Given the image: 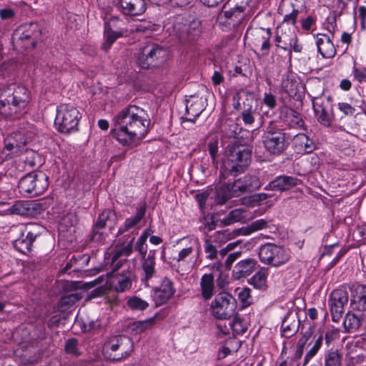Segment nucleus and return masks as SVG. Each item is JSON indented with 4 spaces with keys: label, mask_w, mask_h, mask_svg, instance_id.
<instances>
[{
    "label": "nucleus",
    "mask_w": 366,
    "mask_h": 366,
    "mask_svg": "<svg viewBox=\"0 0 366 366\" xmlns=\"http://www.w3.org/2000/svg\"><path fill=\"white\" fill-rule=\"evenodd\" d=\"M114 128L111 134L121 144L129 146L142 139L148 132L150 119L147 112L136 105H129L114 116Z\"/></svg>",
    "instance_id": "obj_1"
},
{
    "label": "nucleus",
    "mask_w": 366,
    "mask_h": 366,
    "mask_svg": "<svg viewBox=\"0 0 366 366\" xmlns=\"http://www.w3.org/2000/svg\"><path fill=\"white\" fill-rule=\"evenodd\" d=\"M279 12L284 15V18L276 29L275 45L287 51L289 58L291 59L292 51L300 52L302 49V46L297 44V20L300 14V10L295 7L292 2L285 1L280 6Z\"/></svg>",
    "instance_id": "obj_2"
},
{
    "label": "nucleus",
    "mask_w": 366,
    "mask_h": 366,
    "mask_svg": "<svg viewBox=\"0 0 366 366\" xmlns=\"http://www.w3.org/2000/svg\"><path fill=\"white\" fill-rule=\"evenodd\" d=\"M30 94L22 85L11 84L0 94V114L12 120L20 119L27 112Z\"/></svg>",
    "instance_id": "obj_3"
},
{
    "label": "nucleus",
    "mask_w": 366,
    "mask_h": 366,
    "mask_svg": "<svg viewBox=\"0 0 366 366\" xmlns=\"http://www.w3.org/2000/svg\"><path fill=\"white\" fill-rule=\"evenodd\" d=\"M49 187V177L43 172H33L22 177L18 184L23 195L36 197L42 194Z\"/></svg>",
    "instance_id": "obj_4"
},
{
    "label": "nucleus",
    "mask_w": 366,
    "mask_h": 366,
    "mask_svg": "<svg viewBox=\"0 0 366 366\" xmlns=\"http://www.w3.org/2000/svg\"><path fill=\"white\" fill-rule=\"evenodd\" d=\"M226 164L235 174L243 172L251 162L252 150L244 145H229L226 153Z\"/></svg>",
    "instance_id": "obj_5"
},
{
    "label": "nucleus",
    "mask_w": 366,
    "mask_h": 366,
    "mask_svg": "<svg viewBox=\"0 0 366 366\" xmlns=\"http://www.w3.org/2000/svg\"><path fill=\"white\" fill-rule=\"evenodd\" d=\"M80 118V113L75 107L63 104L56 108L54 125L59 132L69 134L77 130Z\"/></svg>",
    "instance_id": "obj_6"
},
{
    "label": "nucleus",
    "mask_w": 366,
    "mask_h": 366,
    "mask_svg": "<svg viewBox=\"0 0 366 366\" xmlns=\"http://www.w3.org/2000/svg\"><path fill=\"white\" fill-rule=\"evenodd\" d=\"M41 230V227L34 223L15 227L14 231L19 234V237L14 240V247L24 254L30 252L34 241L40 236Z\"/></svg>",
    "instance_id": "obj_7"
},
{
    "label": "nucleus",
    "mask_w": 366,
    "mask_h": 366,
    "mask_svg": "<svg viewBox=\"0 0 366 366\" xmlns=\"http://www.w3.org/2000/svg\"><path fill=\"white\" fill-rule=\"evenodd\" d=\"M260 261L271 267H277L286 264L290 259L288 249L273 243H266L259 247Z\"/></svg>",
    "instance_id": "obj_8"
},
{
    "label": "nucleus",
    "mask_w": 366,
    "mask_h": 366,
    "mask_svg": "<svg viewBox=\"0 0 366 366\" xmlns=\"http://www.w3.org/2000/svg\"><path fill=\"white\" fill-rule=\"evenodd\" d=\"M285 135L282 129L270 122L263 135L265 149L271 154H282L288 147Z\"/></svg>",
    "instance_id": "obj_9"
},
{
    "label": "nucleus",
    "mask_w": 366,
    "mask_h": 366,
    "mask_svg": "<svg viewBox=\"0 0 366 366\" xmlns=\"http://www.w3.org/2000/svg\"><path fill=\"white\" fill-rule=\"evenodd\" d=\"M132 342L127 337H114L107 342L103 347V353L106 358L119 361L127 357L132 351Z\"/></svg>",
    "instance_id": "obj_10"
},
{
    "label": "nucleus",
    "mask_w": 366,
    "mask_h": 366,
    "mask_svg": "<svg viewBox=\"0 0 366 366\" xmlns=\"http://www.w3.org/2000/svg\"><path fill=\"white\" fill-rule=\"evenodd\" d=\"M165 54L162 46L148 41L140 49L137 64L142 69L156 67L163 61Z\"/></svg>",
    "instance_id": "obj_11"
},
{
    "label": "nucleus",
    "mask_w": 366,
    "mask_h": 366,
    "mask_svg": "<svg viewBox=\"0 0 366 366\" xmlns=\"http://www.w3.org/2000/svg\"><path fill=\"white\" fill-rule=\"evenodd\" d=\"M236 300L228 293H220L212 301V315L219 320H227L235 315Z\"/></svg>",
    "instance_id": "obj_12"
},
{
    "label": "nucleus",
    "mask_w": 366,
    "mask_h": 366,
    "mask_svg": "<svg viewBox=\"0 0 366 366\" xmlns=\"http://www.w3.org/2000/svg\"><path fill=\"white\" fill-rule=\"evenodd\" d=\"M41 34L40 26L36 22H30L19 26L13 34V40L24 42L26 49L34 48Z\"/></svg>",
    "instance_id": "obj_13"
},
{
    "label": "nucleus",
    "mask_w": 366,
    "mask_h": 366,
    "mask_svg": "<svg viewBox=\"0 0 366 366\" xmlns=\"http://www.w3.org/2000/svg\"><path fill=\"white\" fill-rule=\"evenodd\" d=\"M174 32L179 40L185 43L194 40L199 35L201 22L198 19L192 21L182 20L177 21L174 26Z\"/></svg>",
    "instance_id": "obj_14"
},
{
    "label": "nucleus",
    "mask_w": 366,
    "mask_h": 366,
    "mask_svg": "<svg viewBox=\"0 0 366 366\" xmlns=\"http://www.w3.org/2000/svg\"><path fill=\"white\" fill-rule=\"evenodd\" d=\"M348 302V293L345 287L333 290L329 298V306L333 322H338L342 317L344 307Z\"/></svg>",
    "instance_id": "obj_15"
},
{
    "label": "nucleus",
    "mask_w": 366,
    "mask_h": 366,
    "mask_svg": "<svg viewBox=\"0 0 366 366\" xmlns=\"http://www.w3.org/2000/svg\"><path fill=\"white\" fill-rule=\"evenodd\" d=\"M248 193L241 178L235 179L232 183L223 184L217 189V202L220 204H224L232 197H237Z\"/></svg>",
    "instance_id": "obj_16"
},
{
    "label": "nucleus",
    "mask_w": 366,
    "mask_h": 366,
    "mask_svg": "<svg viewBox=\"0 0 366 366\" xmlns=\"http://www.w3.org/2000/svg\"><path fill=\"white\" fill-rule=\"evenodd\" d=\"M312 106L317 121L325 127H330L333 117L329 99L315 98L312 102Z\"/></svg>",
    "instance_id": "obj_17"
},
{
    "label": "nucleus",
    "mask_w": 366,
    "mask_h": 366,
    "mask_svg": "<svg viewBox=\"0 0 366 366\" xmlns=\"http://www.w3.org/2000/svg\"><path fill=\"white\" fill-rule=\"evenodd\" d=\"M115 219L114 213L109 209H107L102 212L99 214L97 223L94 226L92 239L94 242H104L105 240L103 233L100 231L105 227H112Z\"/></svg>",
    "instance_id": "obj_18"
},
{
    "label": "nucleus",
    "mask_w": 366,
    "mask_h": 366,
    "mask_svg": "<svg viewBox=\"0 0 366 366\" xmlns=\"http://www.w3.org/2000/svg\"><path fill=\"white\" fill-rule=\"evenodd\" d=\"M300 180L293 176L280 175L271 181L265 187V190L285 192L297 186Z\"/></svg>",
    "instance_id": "obj_19"
},
{
    "label": "nucleus",
    "mask_w": 366,
    "mask_h": 366,
    "mask_svg": "<svg viewBox=\"0 0 366 366\" xmlns=\"http://www.w3.org/2000/svg\"><path fill=\"white\" fill-rule=\"evenodd\" d=\"M117 6L122 13L128 16H139L147 9L144 0H118Z\"/></svg>",
    "instance_id": "obj_20"
},
{
    "label": "nucleus",
    "mask_w": 366,
    "mask_h": 366,
    "mask_svg": "<svg viewBox=\"0 0 366 366\" xmlns=\"http://www.w3.org/2000/svg\"><path fill=\"white\" fill-rule=\"evenodd\" d=\"M205 109L204 101L202 97L198 95H191L187 99L186 104V121L194 122L197 117H198Z\"/></svg>",
    "instance_id": "obj_21"
},
{
    "label": "nucleus",
    "mask_w": 366,
    "mask_h": 366,
    "mask_svg": "<svg viewBox=\"0 0 366 366\" xmlns=\"http://www.w3.org/2000/svg\"><path fill=\"white\" fill-rule=\"evenodd\" d=\"M300 320L298 313L294 310H290L284 316L282 321L281 331L282 335L290 337L296 334L299 330Z\"/></svg>",
    "instance_id": "obj_22"
},
{
    "label": "nucleus",
    "mask_w": 366,
    "mask_h": 366,
    "mask_svg": "<svg viewBox=\"0 0 366 366\" xmlns=\"http://www.w3.org/2000/svg\"><path fill=\"white\" fill-rule=\"evenodd\" d=\"M110 287L118 292H124L129 290L132 285V273L126 272L123 273H118L112 274L109 280Z\"/></svg>",
    "instance_id": "obj_23"
},
{
    "label": "nucleus",
    "mask_w": 366,
    "mask_h": 366,
    "mask_svg": "<svg viewBox=\"0 0 366 366\" xmlns=\"http://www.w3.org/2000/svg\"><path fill=\"white\" fill-rule=\"evenodd\" d=\"M174 292L172 282L164 279L160 286L154 290L152 297L156 305H161L166 303L174 295Z\"/></svg>",
    "instance_id": "obj_24"
},
{
    "label": "nucleus",
    "mask_w": 366,
    "mask_h": 366,
    "mask_svg": "<svg viewBox=\"0 0 366 366\" xmlns=\"http://www.w3.org/2000/svg\"><path fill=\"white\" fill-rule=\"evenodd\" d=\"M257 261L252 258H247L238 262L232 272V277L239 280L249 276L255 269Z\"/></svg>",
    "instance_id": "obj_25"
},
{
    "label": "nucleus",
    "mask_w": 366,
    "mask_h": 366,
    "mask_svg": "<svg viewBox=\"0 0 366 366\" xmlns=\"http://www.w3.org/2000/svg\"><path fill=\"white\" fill-rule=\"evenodd\" d=\"M4 149L11 152L13 156L20 155L24 150L26 142L21 134L8 136L4 141Z\"/></svg>",
    "instance_id": "obj_26"
},
{
    "label": "nucleus",
    "mask_w": 366,
    "mask_h": 366,
    "mask_svg": "<svg viewBox=\"0 0 366 366\" xmlns=\"http://www.w3.org/2000/svg\"><path fill=\"white\" fill-rule=\"evenodd\" d=\"M316 44L319 53L324 58H332L336 54L335 46L330 38L326 34L317 35Z\"/></svg>",
    "instance_id": "obj_27"
},
{
    "label": "nucleus",
    "mask_w": 366,
    "mask_h": 366,
    "mask_svg": "<svg viewBox=\"0 0 366 366\" xmlns=\"http://www.w3.org/2000/svg\"><path fill=\"white\" fill-rule=\"evenodd\" d=\"M199 285L202 298L205 300H210L215 293L214 275L212 273L203 274Z\"/></svg>",
    "instance_id": "obj_28"
},
{
    "label": "nucleus",
    "mask_w": 366,
    "mask_h": 366,
    "mask_svg": "<svg viewBox=\"0 0 366 366\" xmlns=\"http://www.w3.org/2000/svg\"><path fill=\"white\" fill-rule=\"evenodd\" d=\"M131 32L128 29H120L119 30H114L110 28L104 29L105 41L103 44V49L105 51L109 50L117 39L127 36Z\"/></svg>",
    "instance_id": "obj_29"
},
{
    "label": "nucleus",
    "mask_w": 366,
    "mask_h": 366,
    "mask_svg": "<svg viewBox=\"0 0 366 366\" xmlns=\"http://www.w3.org/2000/svg\"><path fill=\"white\" fill-rule=\"evenodd\" d=\"M255 39L254 40V44L260 46L262 51H264L265 54H267V51L270 48V37L272 35L270 29H259L255 31Z\"/></svg>",
    "instance_id": "obj_30"
},
{
    "label": "nucleus",
    "mask_w": 366,
    "mask_h": 366,
    "mask_svg": "<svg viewBox=\"0 0 366 366\" xmlns=\"http://www.w3.org/2000/svg\"><path fill=\"white\" fill-rule=\"evenodd\" d=\"M142 267L145 275V280H148L155 274V251L150 250L148 255L142 258Z\"/></svg>",
    "instance_id": "obj_31"
},
{
    "label": "nucleus",
    "mask_w": 366,
    "mask_h": 366,
    "mask_svg": "<svg viewBox=\"0 0 366 366\" xmlns=\"http://www.w3.org/2000/svg\"><path fill=\"white\" fill-rule=\"evenodd\" d=\"M146 212L145 206L139 207L137 210L136 214L134 217L127 218L124 224L119 229V234H122L130 229L134 227L139 222L144 218Z\"/></svg>",
    "instance_id": "obj_32"
},
{
    "label": "nucleus",
    "mask_w": 366,
    "mask_h": 366,
    "mask_svg": "<svg viewBox=\"0 0 366 366\" xmlns=\"http://www.w3.org/2000/svg\"><path fill=\"white\" fill-rule=\"evenodd\" d=\"M244 102V109L241 113V118L246 126H252L255 121L257 108L252 106L253 99H246Z\"/></svg>",
    "instance_id": "obj_33"
},
{
    "label": "nucleus",
    "mask_w": 366,
    "mask_h": 366,
    "mask_svg": "<svg viewBox=\"0 0 366 366\" xmlns=\"http://www.w3.org/2000/svg\"><path fill=\"white\" fill-rule=\"evenodd\" d=\"M267 276L268 269L262 267L250 278L249 283L256 289L265 290L267 287Z\"/></svg>",
    "instance_id": "obj_34"
},
{
    "label": "nucleus",
    "mask_w": 366,
    "mask_h": 366,
    "mask_svg": "<svg viewBox=\"0 0 366 366\" xmlns=\"http://www.w3.org/2000/svg\"><path fill=\"white\" fill-rule=\"evenodd\" d=\"M342 356L336 349L331 348L324 355V366H342Z\"/></svg>",
    "instance_id": "obj_35"
},
{
    "label": "nucleus",
    "mask_w": 366,
    "mask_h": 366,
    "mask_svg": "<svg viewBox=\"0 0 366 366\" xmlns=\"http://www.w3.org/2000/svg\"><path fill=\"white\" fill-rule=\"evenodd\" d=\"M285 121L292 128H300L304 124L300 114L292 109H286Z\"/></svg>",
    "instance_id": "obj_36"
},
{
    "label": "nucleus",
    "mask_w": 366,
    "mask_h": 366,
    "mask_svg": "<svg viewBox=\"0 0 366 366\" xmlns=\"http://www.w3.org/2000/svg\"><path fill=\"white\" fill-rule=\"evenodd\" d=\"M153 324L154 320L152 318L144 321L132 322L129 324L128 330L134 335H137L152 327Z\"/></svg>",
    "instance_id": "obj_37"
},
{
    "label": "nucleus",
    "mask_w": 366,
    "mask_h": 366,
    "mask_svg": "<svg viewBox=\"0 0 366 366\" xmlns=\"http://www.w3.org/2000/svg\"><path fill=\"white\" fill-rule=\"evenodd\" d=\"M126 307L133 311H143L149 307V303L137 296L128 297Z\"/></svg>",
    "instance_id": "obj_38"
},
{
    "label": "nucleus",
    "mask_w": 366,
    "mask_h": 366,
    "mask_svg": "<svg viewBox=\"0 0 366 366\" xmlns=\"http://www.w3.org/2000/svg\"><path fill=\"white\" fill-rule=\"evenodd\" d=\"M245 8L246 6H235L229 9H225L224 11V16L227 19H233L234 24H239L242 19H244Z\"/></svg>",
    "instance_id": "obj_39"
},
{
    "label": "nucleus",
    "mask_w": 366,
    "mask_h": 366,
    "mask_svg": "<svg viewBox=\"0 0 366 366\" xmlns=\"http://www.w3.org/2000/svg\"><path fill=\"white\" fill-rule=\"evenodd\" d=\"M207 149L211 157V163L209 164H211L214 169H217L219 157L218 140L214 139L209 141L207 144Z\"/></svg>",
    "instance_id": "obj_40"
},
{
    "label": "nucleus",
    "mask_w": 366,
    "mask_h": 366,
    "mask_svg": "<svg viewBox=\"0 0 366 366\" xmlns=\"http://www.w3.org/2000/svg\"><path fill=\"white\" fill-rule=\"evenodd\" d=\"M229 325L234 335L243 334L247 329V322L239 315L236 314Z\"/></svg>",
    "instance_id": "obj_41"
},
{
    "label": "nucleus",
    "mask_w": 366,
    "mask_h": 366,
    "mask_svg": "<svg viewBox=\"0 0 366 366\" xmlns=\"http://www.w3.org/2000/svg\"><path fill=\"white\" fill-rule=\"evenodd\" d=\"M244 187L248 193L252 192L260 188L261 182L259 178L254 175H245L241 177Z\"/></svg>",
    "instance_id": "obj_42"
},
{
    "label": "nucleus",
    "mask_w": 366,
    "mask_h": 366,
    "mask_svg": "<svg viewBox=\"0 0 366 366\" xmlns=\"http://www.w3.org/2000/svg\"><path fill=\"white\" fill-rule=\"evenodd\" d=\"M245 218L244 212L241 209L232 210L225 218L222 219L224 225H230L234 222H240Z\"/></svg>",
    "instance_id": "obj_43"
},
{
    "label": "nucleus",
    "mask_w": 366,
    "mask_h": 366,
    "mask_svg": "<svg viewBox=\"0 0 366 366\" xmlns=\"http://www.w3.org/2000/svg\"><path fill=\"white\" fill-rule=\"evenodd\" d=\"M323 341L322 335H319L315 340L313 345L306 353L304 358L303 366H305L318 352L322 347Z\"/></svg>",
    "instance_id": "obj_44"
},
{
    "label": "nucleus",
    "mask_w": 366,
    "mask_h": 366,
    "mask_svg": "<svg viewBox=\"0 0 366 366\" xmlns=\"http://www.w3.org/2000/svg\"><path fill=\"white\" fill-rule=\"evenodd\" d=\"M343 325L347 330H356L361 325V320L355 314L347 313L345 317Z\"/></svg>",
    "instance_id": "obj_45"
},
{
    "label": "nucleus",
    "mask_w": 366,
    "mask_h": 366,
    "mask_svg": "<svg viewBox=\"0 0 366 366\" xmlns=\"http://www.w3.org/2000/svg\"><path fill=\"white\" fill-rule=\"evenodd\" d=\"M366 287L360 285L357 287L356 292L360 295L354 296V302L357 303V307L359 310L366 311Z\"/></svg>",
    "instance_id": "obj_46"
},
{
    "label": "nucleus",
    "mask_w": 366,
    "mask_h": 366,
    "mask_svg": "<svg viewBox=\"0 0 366 366\" xmlns=\"http://www.w3.org/2000/svg\"><path fill=\"white\" fill-rule=\"evenodd\" d=\"M295 142L299 143L306 153H310L313 151L315 146L313 142L305 134H298L295 135Z\"/></svg>",
    "instance_id": "obj_47"
},
{
    "label": "nucleus",
    "mask_w": 366,
    "mask_h": 366,
    "mask_svg": "<svg viewBox=\"0 0 366 366\" xmlns=\"http://www.w3.org/2000/svg\"><path fill=\"white\" fill-rule=\"evenodd\" d=\"M269 197L270 196L266 193L254 194L249 196L247 199H245L246 202H244V204L250 207L259 206Z\"/></svg>",
    "instance_id": "obj_48"
},
{
    "label": "nucleus",
    "mask_w": 366,
    "mask_h": 366,
    "mask_svg": "<svg viewBox=\"0 0 366 366\" xmlns=\"http://www.w3.org/2000/svg\"><path fill=\"white\" fill-rule=\"evenodd\" d=\"M269 222L264 219H259L252 222L246 229V234H250L252 232L264 229L268 227Z\"/></svg>",
    "instance_id": "obj_49"
},
{
    "label": "nucleus",
    "mask_w": 366,
    "mask_h": 366,
    "mask_svg": "<svg viewBox=\"0 0 366 366\" xmlns=\"http://www.w3.org/2000/svg\"><path fill=\"white\" fill-rule=\"evenodd\" d=\"M124 21L119 16H112L109 20L105 23L104 29L119 30L120 29H127L124 27Z\"/></svg>",
    "instance_id": "obj_50"
},
{
    "label": "nucleus",
    "mask_w": 366,
    "mask_h": 366,
    "mask_svg": "<svg viewBox=\"0 0 366 366\" xmlns=\"http://www.w3.org/2000/svg\"><path fill=\"white\" fill-rule=\"evenodd\" d=\"M204 252L207 254V258L210 260H214L217 257V250L214 245L212 244L209 239H206L204 242Z\"/></svg>",
    "instance_id": "obj_51"
},
{
    "label": "nucleus",
    "mask_w": 366,
    "mask_h": 366,
    "mask_svg": "<svg viewBox=\"0 0 366 366\" xmlns=\"http://www.w3.org/2000/svg\"><path fill=\"white\" fill-rule=\"evenodd\" d=\"M199 244V241L197 239H194L192 242V244L188 247L182 249L178 254V257L177 260L178 262L185 261L187 257H189L194 252V245Z\"/></svg>",
    "instance_id": "obj_52"
},
{
    "label": "nucleus",
    "mask_w": 366,
    "mask_h": 366,
    "mask_svg": "<svg viewBox=\"0 0 366 366\" xmlns=\"http://www.w3.org/2000/svg\"><path fill=\"white\" fill-rule=\"evenodd\" d=\"M78 342L74 338L69 339L65 345V350L67 353L73 355L74 356L80 355V352L77 348Z\"/></svg>",
    "instance_id": "obj_53"
},
{
    "label": "nucleus",
    "mask_w": 366,
    "mask_h": 366,
    "mask_svg": "<svg viewBox=\"0 0 366 366\" xmlns=\"http://www.w3.org/2000/svg\"><path fill=\"white\" fill-rule=\"evenodd\" d=\"M354 79L359 83L366 82V67L352 69Z\"/></svg>",
    "instance_id": "obj_54"
},
{
    "label": "nucleus",
    "mask_w": 366,
    "mask_h": 366,
    "mask_svg": "<svg viewBox=\"0 0 366 366\" xmlns=\"http://www.w3.org/2000/svg\"><path fill=\"white\" fill-rule=\"evenodd\" d=\"M144 235H141L135 244V250L139 252L142 257L146 256L147 252V245L146 244Z\"/></svg>",
    "instance_id": "obj_55"
},
{
    "label": "nucleus",
    "mask_w": 366,
    "mask_h": 366,
    "mask_svg": "<svg viewBox=\"0 0 366 366\" xmlns=\"http://www.w3.org/2000/svg\"><path fill=\"white\" fill-rule=\"evenodd\" d=\"M134 240V237H133L125 247L116 250L114 253H116L117 254L119 255L123 258H126L132 252Z\"/></svg>",
    "instance_id": "obj_56"
},
{
    "label": "nucleus",
    "mask_w": 366,
    "mask_h": 366,
    "mask_svg": "<svg viewBox=\"0 0 366 366\" xmlns=\"http://www.w3.org/2000/svg\"><path fill=\"white\" fill-rule=\"evenodd\" d=\"M238 297L244 305H249L251 299V290L248 287L242 289L238 293Z\"/></svg>",
    "instance_id": "obj_57"
},
{
    "label": "nucleus",
    "mask_w": 366,
    "mask_h": 366,
    "mask_svg": "<svg viewBox=\"0 0 366 366\" xmlns=\"http://www.w3.org/2000/svg\"><path fill=\"white\" fill-rule=\"evenodd\" d=\"M127 261L126 258H123L119 255L114 253L112 258L111 267L112 271L114 272L122 267L124 262Z\"/></svg>",
    "instance_id": "obj_58"
},
{
    "label": "nucleus",
    "mask_w": 366,
    "mask_h": 366,
    "mask_svg": "<svg viewBox=\"0 0 366 366\" xmlns=\"http://www.w3.org/2000/svg\"><path fill=\"white\" fill-rule=\"evenodd\" d=\"M26 210L27 209L24 207V204L20 202L15 203L9 209V211L11 214H18V215L26 214Z\"/></svg>",
    "instance_id": "obj_59"
},
{
    "label": "nucleus",
    "mask_w": 366,
    "mask_h": 366,
    "mask_svg": "<svg viewBox=\"0 0 366 366\" xmlns=\"http://www.w3.org/2000/svg\"><path fill=\"white\" fill-rule=\"evenodd\" d=\"M338 109L345 115H353L355 112V109L346 102H340Z\"/></svg>",
    "instance_id": "obj_60"
},
{
    "label": "nucleus",
    "mask_w": 366,
    "mask_h": 366,
    "mask_svg": "<svg viewBox=\"0 0 366 366\" xmlns=\"http://www.w3.org/2000/svg\"><path fill=\"white\" fill-rule=\"evenodd\" d=\"M263 102L269 109H274L276 106L275 97L271 93H265L264 94Z\"/></svg>",
    "instance_id": "obj_61"
},
{
    "label": "nucleus",
    "mask_w": 366,
    "mask_h": 366,
    "mask_svg": "<svg viewBox=\"0 0 366 366\" xmlns=\"http://www.w3.org/2000/svg\"><path fill=\"white\" fill-rule=\"evenodd\" d=\"M315 21V19L312 16H308L305 19H300L302 28L305 31L310 30Z\"/></svg>",
    "instance_id": "obj_62"
},
{
    "label": "nucleus",
    "mask_w": 366,
    "mask_h": 366,
    "mask_svg": "<svg viewBox=\"0 0 366 366\" xmlns=\"http://www.w3.org/2000/svg\"><path fill=\"white\" fill-rule=\"evenodd\" d=\"M241 252H235L228 255L225 261V266L227 269H230L233 262L240 257Z\"/></svg>",
    "instance_id": "obj_63"
},
{
    "label": "nucleus",
    "mask_w": 366,
    "mask_h": 366,
    "mask_svg": "<svg viewBox=\"0 0 366 366\" xmlns=\"http://www.w3.org/2000/svg\"><path fill=\"white\" fill-rule=\"evenodd\" d=\"M14 15V11L10 8L0 9V18L3 20L11 19Z\"/></svg>",
    "instance_id": "obj_64"
}]
</instances>
